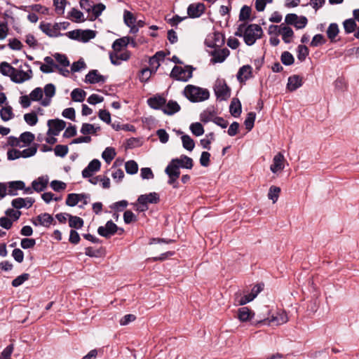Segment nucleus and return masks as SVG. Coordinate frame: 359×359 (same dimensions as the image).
Instances as JSON below:
<instances>
[{
	"instance_id": "56",
	"label": "nucleus",
	"mask_w": 359,
	"mask_h": 359,
	"mask_svg": "<svg viewBox=\"0 0 359 359\" xmlns=\"http://www.w3.org/2000/svg\"><path fill=\"white\" fill-rule=\"evenodd\" d=\"M69 17L75 19V22L85 21L83 13L75 8H73L69 12Z\"/></svg>"
},
{
	"instance_id": "20",
	"label": "nucleus",
	"mask_w": 359,
	"mask_h": 359,
	"mask_svg": "<svg viewBox=\"0 0 359 359\" xmlns=\"http://www.w3.org/2000/svg\"><path fill=\"white\" fill-rule=\"evenodd\" d=\"M303 84L302 78L299 75H293L288 78L287 88L290 91H294Z\"/></svg>"
},
{
	"instance_id": "58",
	"label": "nucleus",
	"mask_w": 359,
	"mask_h": 359,
	"mask_svg": "<svg viewBox=\"0 0 359 359\" xmlns=\"http://www.w3.org/2000/svg\"><path fill=\"white\" fill-rule=\"evenodd\" d=\"M86 67V65L82 58L78 61L72 63L71 66V71L73 72H77Z\"/></svg>"
},
{
	"instance_id": "21",
	"label": "nucleus",
	"mask_w": 359,
	"mask_h": 359,
	"mask_svg": "<svg viewBox=\"0 0 359 359\" xmlns=\"http://www.w3.org/2000/svg\"><path fill=\"white\" fill-rule=\"evenodd\" d=\"M165 104V107L164 106L163 109H162V111L165 114L168 116H172L180 111L181 109L180 104L174 100H169L168 102Z\"/></svg>"
},
{
	"instance_id": "11",
	"label": "nucleus",
	"mask_w": 359,
	"mask_h": 359,
	"mask_svg": "<svg viewBox=\"0 0 359 359\" xmlns=\"http://www.w3.org/2000/svg\"><path fill=\"white\" fill-rule=\"evenodd\" d=\"M32 224L34 226L41 225L48 228L51 224H55V222L50 214L45 212L39 215L35 219H32Z\"/></svg>"
},
{
	"instance_id": "7",
	"label": "nucleus",
	"mask_w": 359,
	"mask_h": 359,
	"mask_svg": "<svg viewBox=\"0 0 359 359\" xmlns=\"http://www.w3.org/2000/svg\"><path fill=\"white\" fill-rule=\"evenodd\" d=\"M288 318L287 313L284 311H278L276 315H273L271 318H264L257 320V323H262L268 321V324H272L275 325H280L287 323Z\"/></svg>"
},
{
	"instance_id": "43",
	"label": "nucleus",
	"mask_w": 359,
	"mask_h": 359,
	"mask_svg": "<svg viewBox=\"0 0 359 359\" xmlns=\"http://www.w3.org/2000/svg\"><path fill=\"white\" fill-rule=\"evenodd\" d=\"M280 192V188L276 186H271L269 188L268 193V198L271 199L273 203H275L279 197V194Z\"/></svg>"
},
{
	"instance_id": "24",
	"label": "nucleus",
	"mask_w": 359,
	"mask_h": 359,
	"mask_svg": "<svg viewBox=\"0 0 359 359\" xmlns=\"http://www.w3.org/2000/svg\"><path fill=\"white\" fill-rule=\"evenodd\" d=\"M172 160H177V162H175V163L179 168L191 169L194 165L192 158L186 155H182L180 158Z\"/></svg>"
},
{
	"instance_id": "60",
	"label": "nucleus",
	"mask_w": 359,
	"mask_h": 359,
	"mask_svg": "<svg viewBox=\"0 0 359 359\" xmlns=\"http://www.w3.org/2000/svg\"><path fill=\"white\" fill-rule=\"evenodd\" d=\"M36 245V240L34 238H22L20 242V245L23 249H29L34 248Z\"/></svg>"
},
{
	"instance_id": "55",
	"label": "nucleus",
	"mask_w": 359,
	"mask_h": 359,
	"mask_svg": "<svg viewBox=\"0 0 359 359\" xmlns=\"http://www.w3.org/2000/svg\"><path fill=\"white\" fill-rule=\"evenodd\" d=\"M326 40L323 34H316L310 43L311 46L312 47H317L318 46L323 45L325 43Z\"/></svg>"
},
{
	"instance_id": "15",
	"label": "nucleus",
	"mask_w": 359,
	"mask_h": 359,
	"mask_svg": "<svg viewBox=\"0 0 359 359\" xmlns=\"http://www.w3.org/2000/svg\"><path fill=\"white\" fill-rule=\"evenodd\" d=\"M106 81V77L100 74L98 71L96 69L90 70L85 77V82L91 84L97 83H104Z\"/></svg>"
},
{
	"instance_id": "16",
	"label": "nucleus",
	"mask_w": 359,
	"mask_h": 359,
	"mask_svg": "<svg viewBox=\"0 0 359 359\" xmlns=\"http://www.w3.org/2000/svg\"><path fill=\"white\" fill-rule=\"evenodd\" d=\"M284 156L280 153H278L273 158V163L270 166V170L273 173H277L284 169L283 161Z\"/></svg>"
},
{
	"instance_id": "9",
	"label": "nucleus",
	"mask_w": 359,
	"mask_h": 359,
	"mask_svg": "<svg viewBox=\"0 0 359 359\" xmlns=\"http://www.w3.org/2000/svg\"><path fill=\"white\" fill-rule=\"evenodd\" d=\"M205 11V6L203 3L191 4L187 8L188 16L191 18L201 17Z\"/></svg>"
},
{
	"instance_id": "12",
	"label": "nucleus",
	"mask_w": 359,
	"mask_h": 359,
	"mask_svg": "<svg viewBox=\"0 0 359 359\" xmlns=\"http://www.w3.org/2000/svg\"><path fill=\"white\" fill-rule=\"evenodd\" d=\"M160 201L159 195L156 192H151L149 194L140 195L137 198V202L140 205L145 204H156Z\"/></svg>"
},
{
	"instance_id": "31",
	"label": "nucleus",
	"mask_w": 359,
	"mask_h": 359,
	"mask_svg": "<svg viewBox=\"0 0 359 359\" xmlns=\"http://www.w3.org/2000/svg\"><path fill=\"white\" fill-rule=\"evenodd\" d=\"M101 128L100 126H95V125L90 123H83L80 132L83 135H96L97 131H100Z\"/></svg>"
},
{
	"instance_id": "3",
	"label": "nucleus",
	"mask_w": 359,
	"mask_h": 359,
	"mask_svg": "<svg viewBox=\"0 0 359 359\" xmlns=\"http://www.w3.org/2000/svg\"><path fill=\"white\" fill-rule=\"evenodd\" d=\"M194 68L191 65H186L184 67L175 65L170 73V77L177 81H187L193 76Z\"/></svg>"
},
{
	"instance_id": "49",
	"label": "nucleus",
	"mask_w": 359,
	"mask_h": 359,
	"mask_svg": "<svg viewBox=\"0 0 359 359\" xmlns=\"http://www.w3.org/2000/svg\"><path fill=\"white\" fill-rule=\"evenodd\" d=\"M280 60L282 63L286 66L291 65L294 62L293 55L288 51H284L282 53Z\"/></svg>"
},
{
	"instance_id": "52",
	"label": "nucleus",
	"mask_w": 359,
	"mask_h": 359,
	"mask_svg": "<svg viewBox=\"0 0 359 359\" xmlns=\"http://www.w3.org/2000/svg\"><path fill=\"white\" fill-rule=\"evenodd\" d=\"M66 4L67 0H53L55 12L58 15H62L64 13Z\"/></svg>"
},
{
	"instance_id": "25",
	"label": "nucleus",
	"mask_w": 359,
	"mask_h": 359,
	"mask_svg": "<svg viewBox=\"0 0 359 359\" xmlns=\"http://www.w3.org/2000/svg\"><path fill=\"white\" fill-rule=\"evenodd\" d=\"M48 179L44 177H39L32 183L33 190L36 192L43 191L47 187Z\"/></svg>"
},
{
	"instance_id": "10",
	"label": "nucleus",
	"mask_w": 359,
	"mask_h": 359,
	"mask_svg": "<svg viewBox=\"0 0 359 359\" xmlns=\"http://www.w3.org/2000/svg\"><path fill=\"white\" fill-rule=\"evenodd\" d=\"M89 196L86 194H69L66 198V205L70 207H74L78 204L79 201L82 199H85L83 201V205L88 204V199Z\"/></svg>"
},
{
	"instance_id": "37",
	"label": "nucleus",
	"mask_w": 359,
	"mask_h": 359,
	"mask_svg": "<svg viewBox=\"0 0 359 359\" xmlns=\"http://www.w3.org/2000/svg\"><path fill=\"white\" fill-rule=\"evenodd\" d=\"M183 147L191 151L195 147V142L192 138L188 135H183L181 137Z\"/></svg>"
},
{
	"instance_id": "26",
	"label": "nucleus",
	"mask_w": 359,
	"mask_h": 359,
	"mask_svg": "<svg viewBox=\"0 0 359 359\" xmlns=\"http://www.w3.org/2000/svg\"><path fill=\"white\" fill-rule=\"evenodd\" d=\"M39 28L43 33L50 37H57L63 35V34L60 32H56L54 29V26H52L50 23L41 22L39 25Z\"/></svg>"
},
{
	"instance_id": "44",
	"label": "nucleus",
	"mask_w": 359,
	"mask_h": 359,
	"mask_svg": "<svg viewBox=\"0 0 359 359\" xmlns=\"http://www.w3.org/2000/svg\"><path fill=\"white\" fill-rule=\"evenodd\" d=\"M125 169L128 174L134 175L137 172L138 165L135 161L130 160L126 163Z\"/></svg>"
},
{
	"instance_id": "1",
	"label": "nucleus",
	"mask_w": 359,
	"mask_h": 359,
	"mask_svg": "<svg viewBox=\"0 0 359 359\" xmlns=\"http://www.w3.org/2000/svg\"><path fill=\"white\" fill-rule=\"evenodd\" d=\"M184 96L191 102H203L208 100L210 93L208 89L193 85H188L184 90Z\"/></svg>"
},
{
	"instance_id": "5",
	"label": "nucleus",
	"mask_w": 359,
	"mask_h": 359,
	"mask_svg": "<svg viewBox=\"0 0 359 359\" xmlns=\"http://www.w3.org/2000/svg\"><path fill=\"white\" fill-rule=\"evenodd\" d=\"M215 93L220 100H226L231 95V89L225 81H218L215 85Z\"/></svg>"
},
{
	"instance_id": "39",
	"label": "nucleus",
	"mask_w": 359,
	"mask_h": 359,
	"mask_svg": "<svg viewBox=\"0 0 359 359\" xmlns=\"http://www.w3.org/2000/svg\"><path fill=\"white\" fill-rule=\"evenodd\" d=\"M115 149L112 147H107L102 152V156L106 163H109L116 156Z\"/></svg>"
},
{
	"instance_id": "63",
	"label": "nucleus",
	"mask_w": 359,
	"mask_h": 359,
	"mask_svg": "<svg viewBox=\"0 0 359 359\" xmlns=\"http://www.w3.org/2000/svg\"><path fill=\"white\" fill-rule=\"evenodd\" d=\"M128 205V203L126 200H122L118 202H116L110 205V208L116 211H122L125 209Z\"/></svg>"
},
{
	"instance_id": "61",
	"label": "nucleus",
	"mask_w": 359,
	"mask_h": 359,
	"mask_svg": "<svg viewBox=\"0 0 359 359\" xmlns=\"http://www.w3.org/2000/svg\"><path fill=\"white\" fill-rule=\"evenodd\" d=\"M20 140L25 144H30L34 140V135L30 132H25L20 135Z\"/></svg>"
},
{
	"instance_id": "28",
	"label": "nucleus",
	"mask_w": 359,
	"mask_h": 359,
	"mask_svg": "<svg viewBox=\"0 0 359 359\" xmlns=\"http://www.w3.org/2000/svg\"><path fill=\"white\" fill-rule=\"evenodd\" d=\"M25 189V182L22 181H13L8 184V189L7 194L10 196H16L17 190H22Z\"/></svg>"
},
{
	"instance_id": "14",
	"label": "nucleus",
	"mask_w": 359,
	"mask_h": 359,
	"mask_svg": "<svg viewBox=\"0 0 359 359\" xmlns=\"http://www.w3.org/2000/svg\"><path fill=\"white\" fill-rule=\"evenodd\" d=\"M147 104L154 109L162 110L166 104V99L160 95H156L147 100Z\"/></svg>"
},
{
	"instance_id": "27",
	"label": "nucleus",
	"mask_w": 359,
	"mask_h": 359,
	"mask_svg": "<svg viewBox=\"0 0 359 359\" xmlns=\"http://www.w3.org/2000/svg\"><path fill=\"white\" fill-rule=\"evenodd\" d=\"M229 111L235 118L238 117L242 111L241 109V103L238 98L233 97L231 102L230 106H229Z\"/></svg>"
},
{
	"instance_id": "30",
	"label": "nucleus",
	"mask_w": 359,
	"mask_h": 359,
	"mask_svg": "<svg viewBox=\"0 0 359 359\" xmlns=\"http://www.w3.org/2000/svg\"><path fill=\"white\" fill-rule=\"evenodd\" d=\"M216 115V111L213 107H208L204 110L200 115V119L203 123L212 121Z\"/></svg>"
},
{
	"instance_id": "13",
	"label": "nucleus",
	"mask_w": 359,
	"mask_h": 359,
	"mask_svg": "<svg viewBox=\"0 0 359 359\" xmlns=\"http://www.w3.org/2000/svg\"><path fill=\"white\" fill-rule=\"evenodd\" d=\"M229 53L230 51L226 48L219 50L215 49L210 53L212 56L210 61L212 63H221L225 60Z\"/></svg>"
},
{
	"instance_id": "59",
	"label": "nucleus",
	"mask_w": 359,
	"mask_h": 359,
	"mask_svg": "<svg viewBox=\"0 0 359 359\" xmlns=\"http://www.w3.org/2000/svg\"><path fill=\"white\" fill-rule=\"evenodd\" d=\"M50 187L55 191H60L66 189L67 184L62 181L53 180L50 182Z\"/></svg>"
},
{
	"instance_id": "33",
	"label": "nucleus",
	"mask_w": 359,
	"mask_h": 359,
	"mask_svg": "<svg viewBox=\"0 0 359 359\" xmlns=\"http://www.w3.org/2000/svg\"><path fill=\"white\" fill-rule=\"evenodd\" d=\"M14 72H16L15 68L7 62H2L0 63V73L2 75L9 76L11 78V75Z\"/></svg>"
},
{
	"instance_id": "6",
	"label": "nucleus",
	"mask_w": 359,
	"mask_h": 359,
	"mask_svg": "<svg viewBox=\"0 0 359 359\" xmlns=\"http://www.w3.org/2000/svg\"><path fill=\"white\" fill-rule=\"evenodd\" d=\"M118 231V227L111 220L107 222L105 226H100L97 229V233L100 236L106 238H110Z\"/></svg>"
},
{
	"instance_id": "48",
	"label": "nucleus",
	"mask_w": 359,
	"mask_h": 359,
	"mask_svg": "<svg viewBox=\"0 0 359 359\" xmlns=\"http://www.w3.org/2000/svg\"><path fill=\"white\" fill-rule=\"evenodd\" d=\"M29 274L25 273L18 276L15 279L13 280L11 285L14 287H17L21 285H22L26 280L29 278Z\"/></svg>"
},
{
	"instance_id": "19",
	"label": "nucleus",
	"mask_w": 359,
	"mask_h": 359,
	"mask_svg": "<svg viewBox=\"0 0 359 359\" xmlns=\"http://www.w3.org/2000/svg\"><path fill=\"white\" fill-rule=\"evenodd\" d=\"M255 316V313L248 307H241L238 310V318L241 322H248L251 320Z\"/></svg>"
},
{
	"instance_id": "47",
	"label": "nucleus",
	"mask_w": 359,
	"mask_h": 359,
	"mask_svg": "<svg viewBox=\"0 0 359 359\" xmlns=\"http://www.w3.org/2000/svg\"><path fill=\"white\" fill-rule=\"evenodd\" d=\"M309 53V48L305 45H299L297 47V58L301 62L305 60Z\"/></svg>"
},
{
	"instance_id": "34",
	"label": "nucleus",
	"mask_w": 359,
	"mask_h": 359,
	"mask_svg": "<svg viewBox=\"0 0 359 359\" xmlns=\"http://www.w3.org/2000/svg\"><path fill=\"white\" fill-rule=\"evenodd\" d=\"M86 93L81 88H75L71 93L72 99L74 102H81L85 100Z\"/></svg>"
},
{
	"instance_id": "51",
	"label": "nucleus",
	"mask_w": 359,
	"mask_h": 359,
	"mask_svg": "<svg viewBox=\"0 0 359 359\" xmlns=\"http://www.w3.org/2000/svg\"><path fill=\"white\" fill-rule=\"evenodd\" d=\"M251 14V8L248 6H243L239 13V20L240 21H245L248 20L250 17Z\"/></svg>"
},
{
	"instance_id": "57",
	"label": "nucleus",
	"mask_w": 359,
	"mask_h": 359,
	"mask_svg": "<svg viewBox=\"0 0 359 359\" xmlns=\"http://www.w3.org/2000/svg\"><path fill=\"white\" fill-rule=\"evenodd\" d=\"M29 96L32 101H40L43 97V90L37 87L30 93Z\"/></svg>"
},
{
	"instance_id": "64",
	"label": "nucleus",
	"mask_w": 359,
	"mask_h": 359,
	"mask_svg": "<svg viewBox=\"0 0 359 359\" xmlns=\"http://www.w3.org/2000/svg\"><path fill=\"white\" fill-rule=\"evenodd\" d=\"M98 116L106 123L109 124L111 123V114L109 111L106 109H100L98 112Z\"/></svg>"
},
{
	"instance_id": "35",
	"label": "nucleus",
	"mask_w": 359,
	"mask_h": 359,
	"mask_svg": "<svg viewBox=\"0 0 359 359\" xmlns=\"http://www.w3.org/2000/svg\"><path fill=\"white\" fill-rule=\"evenodd\" d=\"M83 220L77 216L69 215V225L71 228L81 229L83 226Z\"/></svg>"
},
{
	"instance_id": "23",
	"label": "nucleus",
	"mask_w": 359,
	"mask_h": 359,
	"mask_svg": "<svg viewBox=\"0 0 359 359\" xmlns=\"http://www.w3.org/2000/svg\"><path fill=\"white\" fill-rule=\"evenodd\" d=\"M279 34L282 35L283 41L285 43H291V39L294 36V32L291 27L289 26H286L284 24L280 25V32H279Z\"/></svg>"
},
{
	"instance_id": "53",
	"label": "nucleus",
	"mask_w": 359,
	"mask_h": 359,
	"mask_svg": "<svg viewBox=\"0 0 359 359\" xmlns=\"http://www.w3.org/2000/svg\"><path fill=\"white\" fill-rule=\"evenodd\" d=\"M123 20L125 24L128 27L134 25L136 22V18L134 15L128 11H125L123 13Z\"/></svg>"
},
{
	"instance_id": "29",
	"label": "nucleus",
	"mask_w": 359,
	"mask_h": 359,
	"mask_svg": "<svg viewBox=\"0 0 359 359\" xmlns=\"http://www.w3.org/2000/svg\"><path fill=\"white\" fill-rule=\"evenodd\" d=\"M175 162H177V160H171L169 164L165 169V172L168 176L180 177V171L177 165H175Z\"/></svg>"
},
{
	"instance_id": "50",
	"label": "nucleus",
	"mask_w": 359,
	"mask_h": 359,
	"mask_svg": "<svg viewBox=\"0 0 359 359\" xmlns=\"http://www.w3.org/2000/svg\"><path fill=\"white\" fill-rule=\"evenodd\" d=\"M25 122L29 126H35L38 122V116L34 111L24 115Z\"/></svg>"
},
{
	"instance_id": "38",
	"label": "nucleus",
	"mask_w": 359,
	"mask_h": 359,
	"mask_svg": "<svg viewBox=\"0 0 359 359\" xmlns=\"http://www.w3.org/2000/svg\"><path fill=\"white\" fill-rule=\"evenodd\" d=\"M96 36V32L93 30L90 29H86V30H81V36H80V41L86 43L89 40L94 39Z\"/></svg>"
},
{
	"instance_id": "4",
	"label": "nucleus",
	"mask_w": 359,
	"mask_h": 359,
	"mask_svg": "<svg viewBox=\"0 0 359 359\" xmlns=\"http://www.w3.org/2000/svg\"><path fill=\"white\" fill-rule=\"evenodd\" d=\"M24 65L27 68V70L25 72L20 68H15L16 72H13L11 75V80L13 82L15 83H22L26 81L30 80L33 77V72L30 65L27 63H25Z\"/></svg>"
},
{
	"instance_id": "40",
	"label": "nucleus",
	"mask_w": 359,
	"mask_h": 359,
	"mask_svg": "<svg viewBox=\"0 0 359 359\" xmlns=\"http://www.w3.org/2000/svg\"><path fill=\"white\" fill-rule=\"evenodd\" d=\"M339 27L337 24L336 23H331L327 30V37L331 40V41H333L335 37L339 34Z\"/></svg>"
},
{
	"instance_id": "36",
	"label": "nucleus",
	"mask_w": 359,
	"mask_h": 359,
	"mask_svg": "<svg viewBox=\"0 0 359 359\" xmlns=\"http://www.w3.org/2000/svg\"><path fill=\"white\" fill-rule=\"evenodd\" d=\"M0 116L4 121H8L14 117L13 109L11 106L3 107L0 110Z\"/></svg>"
},
{
	"instance_id": "45",
	"label": "nucleus",
	"mask_w": 359,
	"mask_h": 359,
	"mask_svg": "<svg viewBox=\"0 0 359 359\" xmlns=\"http://www.w3.org/2000/svg\"><path fill=\"white\" fill-rule=\"evenodd\" d=\"M344 31L346 34L352 33L356 28V23L352 18L347 19L343 22Z\"/></svg>"
},
{
	"instance_id": "18",
	"label": "nucleus",
	"mask_w": 359,
	"mask_h": 359,
	"mask_svg": "<svg viewBox=\"0 0 359 359\" xmlns=\"http://www.w3.org/2000/svg\"><path fill=\"white\" fill-rule=\"evenodd\" d=\"M252 76V69L250 65H243L237 73V79L239 82L243 83L248 80Z\"/></svg>"
},
{
	"instance_id": "46",
	"label": "nucleus",
	"mask_w": 359,
	"mask_h": 359,
	"mask_svg": "<svg viewBox=\"0 0 359 359\" xmlns=\"http://www.w3.org/2000/svg\"><path fill=\"white\" fill-rule=\"evenodd\" d=\"M189 128L193 135L197 137L201 136L204 133V128L201 123H193L190 125Z\"/></svg>"
},
{
	"instance_id": "17",
	"label": "nucleus",
	"mask_w": 359,
	"mask_h": 359,
	"mask_svg": "<svg viewBox=\"0 0 359 359\" xmlns=\"http://www.w3.org/2000/svg\"><path fill=\"white\" fill-rule=\"evenodd\" d=\"M119 52H110L109 58L111 62L114 65H119L121 61H127L130 58V53L128 51L118 53Z\"/></svg>"
},
{
	"instance_id": "41",
	"label": "nucleus",
	"mask_w": 359,
	"mask_h": 359,
	"mask_svg": "<svg viewBox=\"0 0 359 359\" xmlns=\"http://www.w3.org/2000/svg\"><path fill=\"white\" fill-rule=\"evenodd\" d=\"M255 118L256 114L255 112L251 111L248 114L247 118L244 121L245 128L248 131H250L253 128Z\"/></svg>"
},
{
	"instance_id": "54",
	"label": "nucleus",
	"mask_w": 359,
	"mask_h": 359,
	"mask_svg": "<svg viewBox=\"0 0 359 359\" xmlns=\"http://www.w3.org/2000/svg\"><path fill=\"white\" fill-rule=\"evenodd\" d=\"M69 151V148L67 145L57 144L54 149L55 156L60 157H65Z\"/></svg>"
},
{
	"instance_id": "8",
	"label": "nucleus",
	"mask_w": 359,
	"mask_h": 359,
	"mask_svg": "<svg viewBox=\"0 0 359 359\" xmlns=\"http://www.w3.org/2000/svg\"><path fill=\"white\" fill-rule=\"evenodd\" d=\"M48 126H49L47 132L48 135H53L54 136L58 135L66 127V122L61 119H51L48 120Z\"/></svg>"
},
{
	"instance_id": "22",
	"label": "nucleus",
	"mask_w": 359,
	"mask_h": 359,
	"mask_svg": "<svg viewBox=\"0 0 359 359\" xmlns=\"http://www.w3.org/2000/svg\"><path fill=\"white\" fill-rule=\"evenodd\" d=\"M130 39L129 36H123L116 39L112 44L113 52H121L123 48L127 47L130 43Z\"/></svg>"
},
{
	"instance_id": "32",
	"label": "nucleus",
	"mask_w": 359,
	"mask_h": 359,
	"mask_svg": "<svg viewBox=\"0 0 359 359\" xmlns=\"http://www.w3.org/2000/svg\"><path fill=\"white\" fill-rule=\"evenodd\" d=\"M252 300L253 299L250 294L242 296L239 293H236L234 304L238 306H243Z\"/></svg>"
},
{
	"instance_id": "2",
	"label": "nucleus",
	"mask_w": 359,
	"mask_h": 359,
	"mask_svg": "<svg viewBox=\"0 0 359 359\" xmlns=\"http://www.w3.org/2000/svg\"><path fill=\"white\" fill-rule=\"evenodd\" d=\"M263 31L260 25L250 24L245 29L244 41L248 46L253 45L257 39L262 36Z\"/></svg>"
},
{
	"instance_id": "62",
	"label": "nucleus",
	"mask_w": 359,
	"mask_h": 359,
	"mask_svg": "<svg viewBox=\"0 0 359 359\" xmlns=\"http://www.w3.org/2000/svg\"><path fill=\"white\" fill-rule=\"evenodd\" d=\"M54 57L60 65L65 67L69 65V61L66 55L60 53H55Z\"/></svg>"
},
{
	"instance_id": "42",
	"label": "nucleus",
	"mask_w": 359,
	"mask_h": 359,
	"mask_svg": "<svg viewBox=\"0 0 359 359\" xmlns=\"http://www.w3.org/2000/svg\"><path fill=\"white\" fill-rule=\"evenodd\" d=\"M224 36L222 33L215 32L213 36V44L208 46L212 48L222 46L224 43Z\"/></svg>"
}]
</instances>
